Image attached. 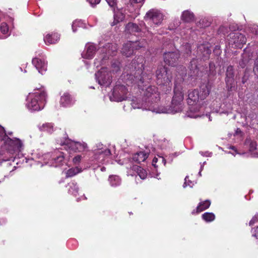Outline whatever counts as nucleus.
I'll return each mask as SVG.
<instances>
[{
  "label": "nucleus",
  "instance_id": "obj_17",
  "mask_svg": "<svg viewBox=\"0 0 258 258\" xmlns=\"http://www.w3.org/2000/svg\"><path fill=\"white\" fill-rule=\"evenodd\" d=\"M32 63L38 72L43 74L47 70V63L44 59L35 57L32 59Z\"/></svg>",
  "mask_w": 258,
  "mask_h": 258
},
{
  "label": "nucleus",
  "instance_id": "obj_9",
  "mask_svg": "<svg viewBox=\"0 0 258 258\" xmlns=\"http://www.w3.org/2000/svg\"><path fill=\"white\" fill-rule=\"evenodd\" d=\"M158 84H167L171 81L172 76L167 68L165 67L159 68L156 71Z\"/></svg>",
  "mask_w": 258,
  "mask_h": 258
},
{
  "label": "nucleus",
  "instance_id": "obj_43",
  "mask_svg": "<svg viewBox=\"0 0 258 258\" xmlns=\"http://www.w3.org/2000/svg\"><path fill=\"white\" fill-rule=\"evenodd\" d=\"M252 236L258 238V225L251 229Z\"/></svg>",
  "mask_w": 258,
  "mask_h": 258
},
{
  "label": "nucleus",
  "instance_id": "obj_51",
  "mask_svg": "<svg viewBox=\"0 0 258 258\" xmlns=\"http://www.w3.org/2000/svg\"><path fill=\"white\" fill-rule=\"evenodd\" d=\"M143 60H142L141 62H140V64L139 63L138 65V68H142L143 67ZM138 74H139L141 72H142V69H141L140 70H138Z\"/></svg>",
  "mask_w": 258,
  "mask_h": 258
},
{
  "label": "nucleus",
  "instance_id": "obj_47",
  "mask_svg": "<svg viewBox=\"0 0 258 258\" xmlns=\"http://www.w3.org/2000/svg\"><path fill=\"white\" fill-rule=\"evenodd\" d=\"M112 71L117 72L119 70V64L117 63H113L112 64Z\"/></svg>",
  "mask_w": 258,
  "mask_h": 258
},
{
  "label": "nucleus",
  "instance_id": "obj_46",
  "mask_svg": "<svg viewBox=\"0 0 258 258\" xmlns=\"http://www.w3.org/2000/svg\"><path fill=\"white\" fill-rule=\"evenodd\" d=\"M110 7L114 8L116 5V0H105Z\"/></svg>",
  "mask_w": 258,
  "mask_h": 258
},
{
  "label": "nucleus",
  "instance_id": "obj_59",
  "mask_svg": "<svg viewBox=\"0 0 258 258\" xmlns=\"http://www.w3.org/2000/svg\"><path fill=\"white\" fill-rule=\"evenodd\" d=\"M202 170H203V165H201L200 171L199 172V174L200 176H201V171H202Z\"/></svg>",
  "mask_w": 258,
  "mask_h": 258
},
{
  "label": "nucleus",
  "instance_id": "obj_26",
  "mask_svg": "<svg viewBox=\"0 0 258 258\" xmlns=\"http://www.w3.org/2000/svg\"><path fill=\"white\" fill-rule=\"evenodd\" d=\"M249 53L247 50H244V52L242 54V59L239 61V64L242 68H244L246 67V64L250 61L251 58H249Z\"/></svg>",
  "mask_w": 258,
  "mask_h": 258
},
{
  "label": "nucleus",
  "instance_id": "obj_3",
  "mask_svg": "<svg viewBox=\"0 0 258 258\" xmlns=\"http://www.w3.org/2000/svg\"><path fill=\"white\" fill-rule=\"evenodd\" d=\"M174 92V94L170 106L168 108L158 106V109L155 110L156 113H175L182 110L183 93L181 87L178 86L177 84H175Z\"/></svg>",
  "mask_w": 258,
  "mask_h": 258
},
{
  "label": "nucleus",
  "instance_id": "obj_25",
  "mask_svg": "<svg viewBox=\"0 0 258 258\" xmlns=\"http://www.w3.org/2000/svg\"><path fill=\"white\" fill-rule=\"evenodd\" d=\"M125 30L127 33L135 34L139 32L141 29L136 24L128 23L126 26Z\"/></svg>",
  "mask_w": 258,
  "mask_h": 258
},
{
  "label": "nucleus",
  "instance_id": "obj_23",
  "mask_svg": "<svg viewBox=\"0 0 258 258\" xmlns=\"http://www.w3.org/2000/svg\"><path fill=\"white\" fill-rule=\"evenodd\" d=\"M148 155L144 151L136 153L133 155V160L138 163L144 162L148 158Z\"/></svg>",
  "mask_w": 258,
  "mask_h": 258
},
{
  "label": "nucleus",
  "instance_id": "obj_57",
  "mask_svg": "<svg viewBox=\"0 0 258 258\" xmlns=\"http://www.w3.org/2000/svg\"><path fill=\"white\" fill-rule=\"evenodd\" d=\"M229 149H232V150H234V151H235V152H236V153H237V151H236V148H235V147L234 146H230V147H229Z\"/></svg>",
  "mask_w": 258,
  "mask_h": 258
},
{
  "label": "nucleus",
  "instance_id": "obj_4",
  "mask_svg": "<svg viewBox=\"0 0 258 258\" xmlns=\"http://www.w3.org/2000/svg\"><path fill=\"white\" fill-rule=\"evenodd\" d=\"M34 91V92L30 93L28 95L26 106L30 110L39 111L44 107L46 94L42 89H37Z\"/></svg>",
  "mask_w": 258,
  "mask_h": 258
},
{
  "label": "nucleus",
  "instance_id": "obj_40",
  "mask_svg": "<svg viewBox=\"0 0 258 258\" xmlns=\"http://www.w3.org/2000/svg\"><path fill=\"white\" fill-rule=\"evenodd\" d=\"M1 31L3 34H7L9 32V28L6 23H3L0 27Z\"/></svg>",
  "mask_w": 258,
  "mask_h": 258
},
{
  "label": "nucleus",
  "instance_id": "obj_1",
  "mask_svg": "<svg viewBox=\"0 0 258 258\" xmlns=\"http://www.w3.org/2000/svg\"><path fill=\"white\" fill-rule=\"evenodd\" d=\"M23 147V143L20 139H11L7 135L4 128L0 127V163L4 162V166L10 172L16 169L15 156L22 150Z\"/></svg>",
  "mask_w": 258,
  "mask_h": 258
},
{
  "label": "nucleus",
  "instance_id": "obj_45",
  "mask_svg": "<svg viewBox=\"0 0 258 258\" xmlns=\"http://www.w3.org/2000/svg\"><path fill=\"white\" fill-rule=\"evenodd\" d=\"M257 220H258V213L257 214L255 215L252 217L251 220L250 221L249 223V226L253 225L255 223V222L257 221Z\"/></svg>",
  "mask_w": 258,
  "mask_h": 258
},
{
  "label": "nucleus",
  "instance_id": "obj_64",
  "mask_svg": "<svg viewBox=\"0 0 258 258\" xmlns=\"http://www.w3.org/2000/svg\"><path fill=\"white\" fill-rule=\"evenodd\" d=\"M135 60H133V65H132L133 66V64H134L135 63Z\"/></svg>",
  "mask_w": 258,
  "mask_h": 258
},
{
  "label": "nucleus",
  "instance_id": "obj_24",
  "mask_svg": "<svg viewBox=\"0 0 258 258\" xmlns=\"http://www.w3.org/2000/svg\"><path fill=\"white\" fill-rule=\"evenodd\" d=\"M210 87L208 84H203L200 87L199 94L201 95V100H203L209 94Z\"/></svg>",
  "mask_w": 258,
  "mask_h": 258
},
{
  "label": "nucleus",
  "instance_id": "obj_49",
  "mask_svg": "<svg viewBox=\"0 0 258 258\" xmlns=\"http://www.w3.org/2000/svg\"><path fill=\"white\" fill-rule=\"evenodd\" d=\"M88 1L89 2L91 5L93 6L98 4L100 3V0H88Z\"/></svg>",
  "mask_w": 258,
  "mask_h": 258
},
{
  "label": "nucleus",
  "instance_id": "obj_21",
  "mask_svg": "<svg viewBox=\"0 0 258 258\" xmlns=\"http://www.w3.org/2000/svg\"><path fill=\"white\" fill-rule=\"evenodd\" d=\"M73 103V99L68 93H64L60 97V104L63 107L69 106Z\"/></svg>",
  "mask_w": 258,
  "mask_h": 258
},
{
  "label": "nucleus",
  "instance_id": "obj_44",
  "mask_svg": "<svg viewBox=\"0 0 258 258\" xmlns=\"http://www.w3.org/2000/svg\"><path fill=\"white\" fill-rule=\"evenodd\" d=\"M183 47L184 48H185V51L187 54H189L191 52V46L189 44L186 43L184 46H183Z\"/></svg>",
  "mask_w": 258,
  "mask_h": 258
},
{
  "label": "nucleus",
  "instance_id": "obj_38",
  "mask_svg": "<svg viewBox=\"0 0 258 258\" xmlns=\"http://www.w3.org/2000/svg\"><path fill=\"white\" fill-rule=\"evenodd\" d=\"M123 19V16L121 14L117 13L114 15V21L111 25L113 26L117 24L120 21H122Z\"/></svg>",
  "mask_w": 258,
  "mask_h": 258
},
{
  "label": "nucleus",
  "instance_id": "obj_35",
  "mask_svg": "<svg viewBox=\"0 0 258 258\" xmlns=\"http://www.w3.org/2000/svg\"><path fill=\"white\" fill-rule=\"evenodd\" d=\"M202 218L206 222H210L213 221L215 218V215L212 213H205L202 215Z\"/></svg>",
  "mask_w": 258,
  "mask_h": 258
},
{
  "label": "nucleus",
  "instance_id": "obj_39",
  "mask_svg": "<svg viewBox=\"0 0 258 258\" xmlns=\"http://www.w3.org/2000/svg\"><path fill=\"white\" fill-rule=\"evenodd\" d=\"M83 25V23L82 21V20H75V21L73 22V23L72 24V25L73 31L74 32H76L77 31V28L78 27H82Z\"/></svg>",
  "mask_w": 258,
  "mask_h": 258
},
{
  "label": "nucleus",
  "instance_id": "obj_7",
  "mask_svg": "<svg viewBox=\"0 0 258 258\" xmlns=\"http://www.w3.org/2000/svg\"><path fill=\"white\" fill-rule=\"evenodd\" d=\"M128 91L123 85H117L113 88L112 95L110 96L111 101L120 102L127 98Z\"/></svg>",
  "mask_w": 258,
  "mask_h": 258
},
{
  "label": "nucleus",
  "instance_id": "obj_27",
  "mask_svg": "<svg viewBox=\"0 0 258 258\" xmlns=\"http://www.w3.org/2000/svg\"><path fill=\"white\" fill-rule=\"evenodd\" d=\"M69 187L68 192L70 194L76 196L78 193L79 187L77 183L75 181H72L68 184L67 185Z\"/></svg>",
  "mask_w": 258,
  "mask_h": 258
},
{
  "label": "nucleus",
  "instance_id": "obj_60",
  "mask_svg": "<svg viewBox=\"0 0 258 258\" xmlns=\"http://www.w3.org/2000/svg\"><path fill=\"white\" fill-rule=\"evenodd\" d=\"M9 35V34H8V35L7 36H0V39H5L6 38H7V37Z\"/></svg>",
  "mask_w": 258,
  "mask_h": 258
},
{
  "label": "nucleus",
  "instance_id": "obj_41",
  "mask_svg": "<svg viewBox=\"0 0 258 258\" xmlns=\"http://www.w3.org/2000/svg\"><path fill=\"white\" fill-rule=\"evenodd\" d=\"M188 176H186L184 179V182L183 184V187L184 188L186 187V186H189V187H192V186L194 185V183L192 181H191L190 180H188L187 181V179H188Z\"/></svg>",
  "mask_w": 258,
  "mask_h": 258
},
{
  "label": "nucleus",
  "instance_id": "obj_63",
  "mask_svg": "<svg viewBox=\"0 0 258 258\" xmlns=\"http://www.w3.org/2000/svg\"><path fill=\"white\" fill-rule=\"evenodd\" d=\"M206 162H204L202 165H203V167H204V164H205Z\"/></svg>",
  "mask_w": 258,
  "mask_h": 258
},
{
  "label": "nucleus",
  "instance_id": "obj_10",
  "mask_svg": "<svg viewBox=\"0 0 258 258\" xmlns=\"http://www.w3.org/2000/svg\"><path fill=\"white\" fill-rule=\"evenodd\" d=\"M163 19V14L157 9H151L147 12L145 20L158 26L161 24Z\"/></svg>",
  "mask_w": 258,
  "mask_h": 258
},
{
  "label": "nucleus",
  "instance_id": "obj_62",
  "mask_svg": "<svg viewBox=\"0 0 258 258\" xmlns=\"http://www.w3.org/2000/svg\"><path fill=\"white\" fill-rule=\"evenodd\" d=\"M239 132H240V130L238 128L236 131V133H238Z\"/></svg>",
  "mask_w": 258,
  "mask_h": 258
},
{
  "label": "nucleus",
  "instance_id": "obj_42",
  "mask_svg": "<svg viewBox=\"0 0 258 258\" xmlns=\"http://www.w3.org/2000/svg\"><path fill=\"white\" fill-rule=\"evenodd\" d=\"M82 156L81 155H77L73 159V162L75 164H78L81 162L82 159Z\"/></svg>",
  "mask_w": 258,
  "mask_h": 258
},
{
  "label": "nucleus",
  "instance_id": "obj_2",
  "mask_svg": "<svg viewBox=\"0 0 258 258\" xmlns=\"http://www.w3.org/2000/svg\"><path fill=\"white\" fill-rule=\"evenodd\" d=\"M160 100V95L155 86H149L146 89L144 97L141 100L140 98L134 97L131 103L134 109H142L149 110L156 112L154 110L158 109L157 103Z\"/></svg>",
  "mask_w": 258,
  "mask_h": 258
},
{
  "label": "nucleus",
  "instance_id": "obj_22",
  "mask_svg": "<svg viewBox=\"0 0 258 258\" xmlns=\"http://www.w3.org/2000/svg\"><path fill=\"white\" fill-rule=\"evenodd\" d=\"M59 39V35L57 33L48 34L44 38L46 44L49 45L55 43Z\"/></svg>",
  "mask_w": 258,
  "mask_h": 258
},
{
  "label": "nucleus",
  "instance_id": "obj_55",
  "mask_svg": "<svg viewBox=\"0 0 258 258\" xmlns=\"http://www.w3.org/2000/svg\"><path fill=\"white\" fill-rule=\"evenodd\" d=\"M160 159H161L162 162L164 163V165L166 164V160L162 157H159Z\"/></svg>",
  "mask_w": 258,
  "mask_h": 258
},
{
  "label": "nucleus",
  "instance_id": "obj_29",
  "mask_svg": "<svg viewBox=\"0 0 258 258\" xmlns=\"http://www.w3.org/2000/svg\"><path fill=\"white\" fill-rule=\"evenodd\" d=\"M39 130L42 132L52 133L54 131L53 125L51 123H45L39 126Z\"/></svg>",
  "mask_w": 258,
  "mask_h": 258
},
{
  "label": "nucleus",
  "instance_id": "obj_8",
  "mask_svg": "<svg viewBox=\"0 0 258 258\" xmlns=\"http://www.w3.org/2000/svg\"><path fill=\"white\" fill-rule=\"evenodd\" d=\"M64 148L69 152H81L85 151L87 148L86 143L83 142H75L70 140H66L63 143Z\"/></svg>",
  "mask_w": 258,
  "mask_h": 258
},
{
  "label": "nucleus",
  "instance_id": "obj_12",
  "mask_svg": "<svg viewBox=\"0 0 258 258\" xmlns=\"http://www.w3.org/2000/svg\"><path fill=\"white\" fill-rule=\"evenodd\" d=\"M64 159V153L59 150H55L51 155L46 164L50 166L57 167L63 164Z\"/></svg>",
  "mask_w": 258,
  "mask_h": 258
},
{
  "label": "nucleus",
  "instance_id": "obj_30",
  "mask_svg": "<svg viewBox=\"0 0 258 258\" xmlns=\"http://www.w3.org/2000/svg\"><path fill=\"white\" fill-rule=\"evenodd\" d=\"M211 205V202L209 200H206L199 203L197 207V212H201L204 210L207 209Z\"/></svg>",
  "mask_w": 258,
  "mask_h": 258
},
{
  "label": "nucleus",
  "instance_id": "obj_61",
  "mask_svg": "<svg viewBox=\"0 0 258 258\" xmlns=\"http://www.w3.org/2000/svg\"><path fill=\"white\" fill-rule=\"evenodd\" d=\"M105 170H106V168L104 167H102L101 168V171H105Z\"/></svg>",
  "mask_w": 258,
  "mask_h": 258
},
{
  "label": "nucleus",
  "instance_id": "obj_20",
  "mask_svg": "<svg viewBox=\"0 0 258 258\" xmlns=\"http://www.w3.org/2000/svg\"><path fill=\"white\" fill-rule=\"evenodd\" d=\"M96 52V47L92 44H87L86 45L85 50L82 53L83 58L86 59H91L93 57Z\"/></svg>",
  "mask_w": 258,
  "mask_h": 258
},
{
  "label": "nucleus",
  "instance_id": "obj_37",
  "mask_svg": "<svg viewBox=\"0 0 258 258\" xmlns=\"http://www.w3.org/2000/svg\"><path fill=\"white\" fill-rule=\"evenodd\" d=\"M138 174L140 178L145 179L147 177V173L146 171L140 167H137Z\"/></svg>",
  "mask_w": 258,
  "mask_h": 258
},
{
  "label": "nucleus",
  "instance_id": "obj_19",
  "mask_svg": "<svg viewBox=\"0 0 258 258\" xmlns=\"http://www.w3.org/2000/svg\"><path fill=\"white\" fill-rule=\"evenodd\" d=\"M128 11L133 13H137L141 6V3L144 0H124Z\"/></svg>",
  "mask_w": 258,
  "mask_h": 258
},
{
  "label": "nucleus",
  "instance_id": "obj_36",
  "mask_svg": "<svg viewBox=\"0 0 258 258\" xmlns=\"http://www.w3.org/2000/svg\"><path fill=\"white\" fill-rule=\"evenodd\" d=\"M199 51H200L201 53H202L203 52H202V50L203 49H204V52L203 54V56L205 57H208L209 54L211 53V50L208 47H205L204 45H201L199 46L198 48Z\"/></svg>",
  "mask_w": 258,
  "mask_h": 258
},
{
  "label": "nucleus",
  "instance_id": "obj_13",
  "mask_svg": "<svg viewBox=\"0 0 258 258\" xmlns=\"http://www.w3.org/2000/svg\"><path fill=\"white\" fill-rule=\"evenodd\" d=\"M107 49L106 55L101 56L100 58H96L94 61L95 65L98 67L99 64H103L108 58V55H114L117 50V46L116 44H108L106 45Z\"/></svg>",
  "mask_w": 258,
  "mask_h": 258
},
{
  "label": "nucleus",
  "instance_id": "obj_58",
  "mask_svg": "<svg viewBox=\"0 0 258 258\" xmlns=\"http://www.w3.org/2000/svg\"><path fill=\"white\" fill-rule=\"evenodd\" d=\"M252 156L253 157H258V154H256V153H252Z\"/></svg>",
  "mask_w": 258,
  "mask_h": 258
},
{
  "label": "nucleus",
  "instance_id": "obj_31",
  "mask_svg": "<svg viewBox=\"0 0 258 258\" xmlns=\"http://www.w3.org/2000/svg\"><path fill=\"white\" fill-rule=\"evenodd\" d=\"M182 19L186 22L192 21L194 20V15L189 11H185L182 13Z\"/></svg>",
  "mask_w": 258,
  "mask_h": 258
},
{
  "label": "nucleus",
  "instance_id": "obj_15",
  "mask_svg": "<svg viewBox=\"0 0 258 258\" xmlns=\"http://www.w3.org/2000/svg\"><path fill=\"white\" fill-rule=\"evenodd\" d=\"M179 57L177 51L166 52L164 54V62L169 66H174Z\"/></svg>",
  "mask_w": 258,
  "mask_h": 258
},
{
  "label": "nucleus",
  "instance_id": "obj_18",
  "mask_svg": "<svg viewBox=\"0 0 258 258\" xmlns=\"http://www.w3.org/2000/svg\"><path fill=\"white\" fill-rule=\"evenodd\" d=\"M201 100V95L198 90H189L188 92L187 103L190 105L196 104Z\"/></svg>",
  "mask_w": 258,
  "mask_h": 258
},
{
  "label": "nucleus",
  "instance_id": "obj_53",
  "mask_svg": "<svg viewBox=\"0 0 258 258\" xmlns=\"http://www.w3.org/2000/svg\"><path fill=\"white\" fill-rule=\"evenodd\" d=\"M188 116L191 118H197L198 117L200 116V115L199 114L191 115V114H190L189 113H188Z\"/></svg>",
  "mask_w": 258,
  "mask_h": 258
},
{
  "label": "nucleus",
  "instance_id": "obj_33",
  "mask_svg": "<svg viewBox=\"0 0 258 258\" xmlns=\"http://www.w3.org/2000/svg\"><path fill=\"white\" fill-rule=\"evenodd\" d=\"M109 181L112 186H116L120 185L121 179L119 176L116 175H112L109 177Z\"/></svg>",
  "mask_w": 258,
  "mask_h": 258
},
{
  "label": "nucleus",
  "instance_id": "obj_5",
  "mask_svg": "<svg viewBox=\"0 0 258 258\" xmlns=\"http://www.w3.org/2000/svg\"><path fill=\"white\" fill-rule=\"evenodd\" d=\"M146 44L147 42L144 39L139 41H129L123 45L121 52L123 55L130 57L134 53L136 50L145 47Z\"/></svg>",
  "mask_w": 258,
  "mask_h": 258
},
{
  "label": "nucleus",
  "instance_id": "obj_50",
  "mask_svg": "<svg viewBox=\"0 0 258 258\" xmlns=\"http://www.w3.org/2000/svg\"><path fill=\"white\" fill-rule=\"evenodd\" d=\"M201 154L203 156H207V157H211L212 155V153L206 152H200Z\"/></svg>",
  "mask_w": 258,
  "mask_h": 258
},
{
  "label": "nucleus",
  "instance_id": "obj_32",
  "mask_svg": "<svg viewBox=\"0 0 258 258\" xmlns=\"http://www.w3.org/2000/svg\"><path fill=\"white\" fill-rule=\"evenodd\" d=\"M82 171V168L78 167L70 168L66 172V177H72L76 175L77 174L81 172Z\"/></svg>",
  "mask_w": 258,
  "mask_h": 258
},
{
  "label": "nucleus",
  "instance_id": "obj_6",
  "mask_svg": "<svg viewBox=\"0 0 258 258\" xmlns=\"http://www.w3.org/2000/svg\"><path fill=\"white\" fill-rule=\"evenodd\" d=\"M95 77L98 84L101 86H108L111 83V75L106 68H102L95 74Z\"/></svg>",
  "mask_w": 258,
  "mask_h": 258
},
{
  "label": "nucleus",
  "instance_id": "obj_56",
  "mask_svg": "<svg viewBox=\"0 0 258 258\" xmlns=\"http://www.w3.org/2000/svg\"><path fill=\"white\" fill-rule=\"evenodd\" d=\"M136 79V81H137V80H140V81H141L142 83L143 82V81L142 80V78H140V77H138V76H135Z\"/></svg>",
  "mask_w": 258,
  "mask_h": 258
},
{
  "label": "nucleus",
  "instance_id": "obj_52",
  "mask_svg": "<svg viewBox=\"0 0 258 258\" xmlns=\"http://www.w3.org/2000/svg\"><path fill=\"white\" fill-rule=\"evenodd\" d=\"M157 161H158V158L156 157L154 158V159H153V161H152V165L154 166L155 168L156 167V163L157 162Z\"/></svg>",
  "mask_w": 258,
  "mask_h": 258
},
{
  "label": "nucleus",
  "instance_id": "obj_11",
  "mask_svg": "<svg viewBox=\"0 0 258 258\" xmlns=\"http://www.w3.org/2000/svg\"><path fill=\"white\" fill-rule=\"evenodd\" d=\"M229 37V44L232 45L233 47L241 48L243 44L246 43V37L239 32L230 33Z\"/></svg>",
  "mask_w": 258,
  "mask_h": 258
},
{
  "label": "nucleus",
  "instance_id": "obj_34",
  "mask_svg": "<svg viewBox=\"0 0 258 258\" xmlns=\"http://www.w3.org/2000/svg\"><path fill=\"white\" fill-rule=\"evenodd\" d=\"M245 145L249 148V151L251 152L254 151L256 149V142L252 141L250 139H246L245 141Z\"/></svg>",
  "mask_w": 258,
  "mask_h": 258
},
{
  "label": "nucleus",
  "instance_id": "obj_28",
  "mask_svg": "<svg viewBox=\"0 0 258 258\" xmlns=\"http://www.w3.org/2000/svg\"><path fill=\"white\" fill-rule=\"evenodd\" d=\"M190 74L191 76H197L199 75V70L197 66V60L193 59L190 61Z\"/></svg>",
  "mask_w": 258,
  "mask_h": 258
},
{
  "label": "nucleus",
  "instance_id": "obj_14",
  "mask_svg": "<svg viewBox=\"0 0 258 258\" xmlns=\"http://www.w3.org/2000/svg\"><path fill=\"white\" fill-rule=\"evenodd\" d=\"M111 152L109 149L107 148L104 149L103 145H100L94 154V159L99 163L104 164L105 163V159L108 158Z\"/></svg>",
  "mask_w": 258,
  "mask_h": 258
},
{
  "label": "nucleus",
  "instance_id": "obj_54",
  "mask_svg": "<svg viewBox=\"0 0 258 258\" xmlns=\"http://www.w3.org/2000/svg\"><path fill=\"white\" fill-rule=\"evenodd\" d=\"M177 156V155L176 154V153H174V154H171L169 155V158L171 157V159H170V161H172V156Z\"/></svg>",
  "mask_w": 258,
  "mask_h": 258
},
{
  "label": "nucleus",
  "instance_id": "obj_48",
  "mask_svg": "<svg viewBox=\"0 0 258 258\" xmlns=\"http://www.w3.org/2000/svg\"><path fill=\"white\" fill-rule=\"evenodd\" d=\"M251 31L254 33L255 34L258 35V26L256 25H254L251 28Z\"/></svg>",
  "mask_w": 258,
  "mask_h": 258
},
{
  "label": "nucleus",
  "instance_id": "obj_16",
  "mask_svg": "<svg viewBox=\"0 0 258 258\" xmlns=\"http://www.w3.org/2000/svg\"><path fill=\"white\" fill-rule=\"evenodd\" d=\"M225 82L229 91H231L234 86V69L232 66L228 67L226 73Z\"/></svg>",
  "mask_w": 258,
  "mask_h": 258
}]
</instances>
